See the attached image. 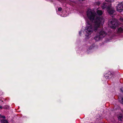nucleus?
I'll use <instances>...</instances> for the list:
<instances>
[{
    "mask_svg": "<svg viewBox=\"0 0 123 123\" xmlns=\"http://www.w3.org/2000/svg\"><path fill=\"white\" fill-rule=\"evenodd\" d=\"M87 13L88 18L94 23V31H98V28L100 26L102 22V18L97 16L96 13L92 12L90 9L88 10Z\"/></svg>",
    "mask_w": 123,
    "mask_h": 123,
    "instance_id": "obj_1",
    "label": "nucleus"
},
{
    "mask_svg": "<svg viewBox=\"0 0 123 123\" xmlns=\"http://www.w3.org/2000/svg\"><path fill=\"white\" fill-rule=\"evenodd\" d=\"M108 23L109 26L112 29H116L119 24L117 20L115 18L113 19L111 21H109Z\"/></svg>",
    "mask_w": 123,
    "mask_h": 123,
    "instance_id": "obj_2",
    "label": "nucleus"
},
{
    "mask_svg": "<svg viewBox=\"0 0 123 123\" xmlns=\"http://www.w3.org/2000/svg\"><path fill=\"white\" fill-rule=\"evenodd\" d=\"M88 25L89 26H86L85 29L86 32L85 36L88 37L91 34L93 31V29L92 26L90 24L89 22H87ZM94 30V29H93Z\"/></svg>",
    "mask_w": 123,
    "mask_h": 123,
    "instance_id": "obj_3",
    "label": "nucleus"
},
{
    "mask_svg": "<svg viewBox=\"0 0 123 123\" xmlns=\"http://www.w3.org/2000/svg\"><path fill=\"white\" fill-rule=\"evenodd\" d=\"M107 33L105 31L101 30L99 31V35H97L94 37V39L96 41L100 40L101 38L104 37L106 35Z\"/></svg>",
    "mask_w": 123,
    "mask_h": 123,
    "instance_id": "obj_4",
    "label": "nucleus"
},
{
    "mask_svg": "<svg viewBox=\"0 0 123 123\" xmlns=\"http://www.w3.org/2000/svg\"><path fill=\"white\" fill-rule=\"evenodd\" d=\"M117 10L120 12L123 10V1L117 4L116 6Z\"/></svg>",
    "mask_w": 123,
    "mask_h": 123,
    "instance_id": "obj_5",
    "label": "nucleus"
},
{
    "mask_svg": "<svg viewBox=\"0 0 123 123\" xmlns=\"http://www.w3.org/2000/svg\"><path fill=\"white\" fill-rule=\"evenodd\" d=\"M115 73L114 72H111L109 71L106 74L104 75L105 76L106 78L109 79L110 78H114L115 75Z\"/></svg>",
    "mask_w": 123,
    "mask_h": 123,
    "instance_id": "obj_6",
    "label": "nucleus"
},
{
    "mask_svg": "<svg viewBox=\"0 0 123 123\" xmlns=\"http://www.w3.org/2000/svg\"><path fill=\"white\" fill-rule=\"evenodd\" d=\"M108 9L107 10L109 14H113L115 12L114 8L111 6L110 7H108Z\"/></svg>",
    "mask_w": 123,
    "mask_h": 123,
    "instance_id": "obj_7",
    "label": "nucleus"
},
{
    "mask_svg": "<svg viewBox=\"0 0 123 123\" xmlns=\"http://www.w3.org/2000/svg\"><path fill=\"white\" fill-rule=\"evenodd\" d=\"M111 6V5H109L107 3H103L101 7L102 9H106L107 10L108 9V8L110 7Z\"/></svg>",
    "mask_w": 123,
    "mask_h": 123,
    "instance_id": "obj_8",
    "label": "nucleus"
},
{
    "mask_svg": "<svg viewBox=\"0 0 123 123\" xmlns=\"http://www.w3.org/2000/svg\"><path fill=\"white\" fill-rule=\"evenodd\" d=\"M117 32L118 33L123 32V26L119 27L117 29Z\"/></svg>",
    "mask_w": 123,
    "mask_h": 123,
    "instance_id": "obj_9",
    "label": "nucleus"
},
{
    "mask_svg": "<svg viewBox=\"0 0 123 123\" xmlns=\"http://www.w3.org/2000/svg\"><path fill=\"white\" fill-rule=\"evenodd\" d=\"M0 121L1 123H9L8 121L5 119L0 120Z\"/></svg>",
    "mask_w": 123,
    "mask_h": 123,
    "instance_id": "obj_10",
    "label": "nucleus"
},
{
    "mask_svg": "<svg viewBox=\"0 0 123 123\" xmlns=\"http://www.w3.org/2000/svg\"><path fill=\"white\" fill-rule=\"evenodd\" d=\"M96 12L97 14L99 15H101L103 14V12L101 10H98Z\"/></svg>",
    "mask_w": 123,
    "mask_h": 123,
    "instance_id": "obj_11",
    "label": "nucleus"
},
{
    "mask_svg": "<svg viewBox=\"0 0 123 123\" xmlns=\"http://www.w3.org/2000/svg\"><path fill=\"white\" fill-rule=\"evenodd\" d=\"M3 118L4 119L6 118V117L5 116L2 115L0 114V118Z\"/></svg>",
    "mask_w": 123,
    "mask_h": 123,
    "instance_id": "obj_12",
    "label": "nucleus"
},
{
    "mask_svg": "<svg viewBox=\"0 0 123 123\" xmlns=\"http://www.w3.org/2000/svg\"><path fill=\"white\" fill-rule=\"evenodd\" d=\"M122 118V116H119L118 117V119L119 121H121L122 120L121 119Z\"/></svg>",
    "mask_w": 123,
    "mask_h": 123,
    "instance_id": "obj_13",
    "label": "nucleus"
},
{
    "mask_svg": "<svg viewBox=\"0 0 123 123\" xmlns=\"http://www.w3.org/2000/svg\"><path fill=\"white\" fill-rule=\"evenodd\" d=\"M9 108V106L7 105L4 106V108L5 109H8Z\"/></svg>",
    "mask_w": 123,
    "mask_h": 123,
    "instance_id": "obj_14",
    "label": "nucleus"
},
{
    "mask_svg": "<svg viewBox=\"0 0 123 123\" xmlns=\"http://www.w3.org/2000/svg\"><path fill=\"white\" fill-rule=\"evenodd\" d=\"M62 8L61 7H59L58 9V11L61 12L62 11Z\"/></svg>",
    "mask_w": 123,
    "mask_h": 123,
    "instance_id": "obj_15",
    "label": "nucleus"
},
{
    "mask_svg": "<svg viewBox=\"0 0 123 123\" xmlns=\"http://www.w3.org/2000/svg\"><path fill=\"white\" fill-rule=\"evenodd\" d=\"M121 100L120 101H121V102L123 104V97L121 98Z\"/></svg>",
    "mask_w": 123,
    "mask_h": 123,
    "instance_id": "obj_16",
    "label": "nucleus"
},
{
    "mask_svg": "<svg viewBox=\"0 0 123 123\" xmlns=\"http://www.w3.org/2000/svg\"><path fill=\"white\" fill-rule=\"evenodd\" d=\"M105 0L106 1L109 2H110L112 1L111 0Z\"/></svg>",
    "mask_w": 123,
    "mask_h": 123,
    "instance_id": "obj_17",
    "label": "nucleus"
},
{
    "mask_svg": "<svg viewBox=\"0 0 123 123\" xmlns=\"http://www.w3.org/2000/svg\"><path fill=\"white\" fill-rule=\"evenodd\" d=\"M120 90L121 91V92L123 93V90L122 89V88H121L120 89Z\"/></svg>",
    "mask_w": 123,
    "mask_h": 123,
    "instance_id": "obj_18",
    "label": "nucleus"
},
{
    "mask_svg": "<svg viewBox=\"0 0 123 123\" xmlns=\"http://www.w3.org/2000/svg\"><path fill=\"white\" fill-rule=\"evenodd\" d=\"M120 20H121L123 21V19L122 18H120Z\"/></svg>",
    "mask_w": 123,
    "mask_h": 123,
    "instance_id": "obj_19",
    "label": "nucleus"
},
{
    "mask_svg": "<svg viewBox=\"0 0 123 123\" xmlns=\"http://www.w3.org/2000/svg\"><path fill=\"white\" fill-rule=\"evenodd\" d=\"M2 106H0V109H2Z\"/></svg>",
    "mask_w": 123,
    "mask_h": 123,
    "instance_id": "obj_20",
    "label": "nucleus"
},
{
    "mask_svg": "<svg viewBox=\"0 0 123 123\" xmlns=\"http://www.w3.org/2000/svg\"><path fill=\"white\" fill-rule=\"evenodd\" d=\"M81 31H80V32H79V34H81Z\"/></svg>",
    "mask_w": 123,
    "mask_h": 123,
    "instance_id": "obj_21",
    "label": "nucleus"
}]
</instances>
